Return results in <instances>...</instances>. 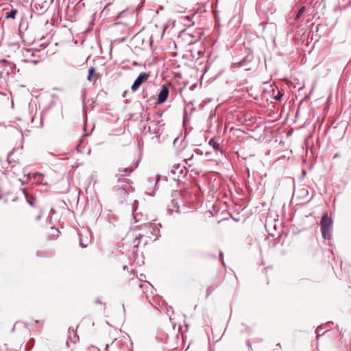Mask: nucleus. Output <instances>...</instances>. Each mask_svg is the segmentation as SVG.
<instances>
[{"instance_id": "obj_1", "label": "nucleus", "mask_w": 351, "mask_h": 351, "mask_svg": "<svg viewBox=\"0 0 351 351\" xmlns=\"http://www.w3.org/2000/svg\"><path fill=\"white\" fill-rule=\"evenodd\" d=\"M320 225L323 237L325 239H330L332 230V220L328 217L327 213L322 216Z\"/></svg>"}, {"instance_id": "obj_2", "label": "nucleus", "mask_w": 351, "mask_h": 351, "mask_svg": "<svg viewBox=\"0 0 351 351\" xmlns=\"http://www.w3.org/2000/svg\"><path fill=\"white\" fill-rule=\"evenodd\" d=\"M160 224H157L156 223L147 222L143 223L141 225V229L146 230L145 236L149 237V239H153L155 241L160 235Z\"/></svg>"}, {"instance_id": "obj_3", "label": "nucleus", "mask_w": 351, "mask_h": 351, "mask_svg": "<svg viewBox=\"0 0 351 351\" xmlns=\"http://www.w3.org/2000/svg\"><path fill=\"white\" fill-rule=\"evenodd\" d=\"M116 190L120 195H123L133 191V188L128 179L119 177Z\"/></svg>"}, {"instance_id": "obj_4", "label": "nucleus", "mask_w": 351, "mask_h": 351, "mask_svg": "<svg viewBox=\"0 0 351 351\" xmlns=\"http://www.w3.org/2000/svg\"><path fill=\"white\" fill-rule=\"evenodd\" d=\"M38 53L39 51L34 49H25L23 51L25 61L34 64H38L41 60Z\"/></svg>"}, {"instance_id": "obj_5", "label": "nucleus", "mask_w": 351, "mask_h": 351, "mask_svg": "<svg viewBox=\"0 0 351 351\" xmlns=\"http://www.w3.org/2000/svg\"><path fill=\"white\" fill-rule=\"evenodd\" d=\"M149 76V73H141L137 77V78L135 80L134 82L133 83L131 87L132 90H137L138 88L141 86V85L148 80Z\"/></svg>"}, {"instance_id": "obj_6", "label": "nucleus", "mask_w": 351, "mask_h": 351, "mask_svg": "<svg viewBox=\"0 0 351 351\" xmlns=\"http://www.w3.org/2000/svg\"><path fill=\"white\" fill-rule=\"evenodd\" d=\"M169 95V89L167 86H162L158 95L157 104H160L164 103Z\"/></svg>"}, {"instance_id": "obj_7", "label": "nucleus", "mask_w": 351, "mask_h": 351, "mask_svg": "<svg viewBox=\"0 0 351 351\" xmlns=\"http://www.w3.org/2000/svg\"><path fill=\"white\" fill-rule=\"evenodd\" d=\"M185 167L180 164H175L171 170L172 175L178 178H180V175L184 173Z\"/></svg>"}, {"instance_id": "obj_8", "label": "nucleus", "mask_w": 351, "mask_h": 351, "mask_svg": "<svg viewBox=\"0 0 351 351\" xmlns=\"http://www.w3.org/2000/svg\"><path fill=\"white\" fill-rule=\"evenodd\" d=\"M134 169L132 167L123 168L119 170V173L116 175V177L119 178H125V176H129L132 171Z\"/></svg>"}, {"instance_id": "obj_9", "label": "nucleus", "mask_w": 351, "mask_h": 351, "mask_svg": "<svg viewBox=\"0 0 351 351\" xmlns=\"http://www.w3.org/2000/svg\"><path fill=\"white\" fill-rule=\"evenodd\" d=\"M84 234H85L86 238L84 239L82 238L83 234L82 232L79 233V236L80 237V244L82 247H86L88 245V244L90 243V239L88 237V233L87 232H85Z\"/></svg>"}, {"instance_id": "obj_10", "label": "nucleus", "mask_w": 351, "mask_h": 351, "mask_svg": "<svg viewBox=\"0 0 351 351\" xmlns=\"http://www.w3.org/2000/svg\"><path fill=\"white\" fill-rule=\"evenodd\" d=\"M95 72V69L94 67H90L88 69V74L87 76V80L90 82H95L96 79L93 77V73Z\"/></svg>"}, {"instance_id": "obj_11", "label": "nucleus", "mask_w": 351, "mask_h": 351, "mask_svg": "<svg viewBox=\"0 0 351 351\" xmlns=\"http://www.w3.org/2000/svg\"><path fill=\"white\" fill-rule=\"evenodd\" d=\"M208 144L213 147L214 149L221 152L219 144L215 141L214 138L210 139Z\"/></svg>"}, {"instance_id": "obj_12", "label": "nucleus", "mask_w": 351, "mask_h": 351, "mask_svg": "<svg viewBox=\"0 0 351 351\" xmlns=\"http://www.w3.org/2000/svg\"><path fill=\"white\" fill-rule=\"evenodd\" d=\"M37 176H40V177H42L43 178L44 177V174H43L42 173H38V172H36V173H29L27 175V179H34V180H36V177Z\"/></svg>"}, {"instance_id": "obj_13", "label": "nucleus", "mask_w": 351, "mask_h": 351, "mask_svg": "<svg viewBox=\"0 0 351 351\" xmlns=\"http://www.w3.org/2000/svg\"><path fill=\"white\" fill-rule=\"evenodd\" d=\"M16 13H17V10L13 9L7 13L5 18L6 19H14Z\"/></svg>"}, {"instance_id": "obj_14", "label": "nucleus", "mask_w": 351, "mask_h": 351, "mask_svg": "<svg viewBox=\"0 0 351 351\" xmlns=\"http://www.w3.org/2000/svg\"><path fill=\"white\" fill-rule=\"evenodd\" d=\"M143 237V234H141V233H138V234H135V240L133 242V244H134V246L135 247H137L138 245H139V239L140 238H141Z\"/></svg>"}, {"instance_id": "obj_15", "label": "nucleus", "mask_w": 351, "mask_h": 351, "mask_svg": "<svg viewBox=\"0 0 351 351\" xmlns=\"http://www.w3.org/2000/svg\"><path fill=\"white\" fill-rule=\"evenodd\" d=\"M304 11H305V6L301 7L295 16V20H298L300 18V16H302V14L304 13Z\"/></svg>"}, {"instance_id": "obj_16", "label": "nucleus", "mask_w": 351, "mask_h": 351, "mask_svg": "<svg viewBox=\"0 0 351 351\" xmlns=\"http://www.w3.org/2000/svg\"><path fill=\"white\" fill-rule=\"evenodd\" d=\"M25 197L29 204H30L31 206H34V198L32 197H28L27 193H25Z\"/></svg>"}, {"instance_id": "obj_17", "label": "nucleus", "mask_w": 351, "mask_h": 351, "mask_svg": "<svg viewBox=\"0 0 351 351\" xmlns=\"http://www.w3.org/2000/svg\"><path fill=\"white\" fill-rule=\"evenodd\" d=\"M136 208L133 209L134 218L135 219L136 221H140L142 220V219L138 217V214L137 213H136Z\"/></svg>"}, {"instance_id": "obj_18", "label": "nucleus", "mask_w": 351, "mask_h": 351, "mask_svg": "<svg viewBox=\"0 0 351 351\" xmlns=\"http://www.w3.org/2000/svg\"><path fill=\"white\" fill-rule=\"evenodd\" d=\"M36 183L37 184H42V185H45V186H47L48 185V183L47 182H43V180H37L36 181Z\"/></svg>"}, {"instance_id": "obj_19", "label": "nucleus", "mask_w": 351, "mask_h": 351, "mask_svg": "<svg viewBox=\"0 0 351 351\" xmlns=\"http://www.w3.org/2000/svg\"><path fill=\"white\" fill-rule=\"evenodd\" d=\"M282 95H283L279 92V93H278V95H276V96L275 97V99H276V100H280V99H281V98H282Z\"/></svg>"}, {"instance_id": "obj_20", "label": "nucleus", "mask_w": 351, "mask_h": 351, "mask_svg": "<svg viewBox=\"0 0 351 351\" xmlns=\"http://www.w3.org/2000/svg\"><path fill=\"white\" fill-rule=\"evenodd\" d=\"M316 332H317L318 336L324 334V332H322V330L320 329H319V328L317 329Z\"/></svg>"}, {"instance_id": "obj_21", "label": "nucleus", "mask_w": 351, "mask_h": 351, "mask_svg": "<svg viewBox=\"0 0 351 351\" xmlns=\"http://www.w3.org/2000/svg\"><path fill=\"white\" fill-rule=\"evenodd\" d=\"M40 216H38V217H36V219H40Z\"/></svg>"}, {"instance_id": "obj_22", "label": "nucleus", "mask_w": 351, "mask_h": 351, "mask_svg": "<svg viewBox=\"0 0 351 351\" xmlns=\"http://www.w3.org/2000/svg\"><path fill=\"white\" fill-rule=\"evenodd\" d=\"M222 256H223V254H222V252H221L220 253V256L222 257Z\"/></svg>"}]
</instances>
